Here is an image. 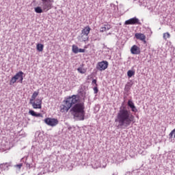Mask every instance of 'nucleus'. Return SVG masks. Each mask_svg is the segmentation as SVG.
Returning a JSON list of instances; mask_svg holds the SVG:
<instances>
[{"label": "nucleus", "mask_w": 175, "mask_h": 175, "mask_svg": "<svg viewBox=\"0 0 175 175\" xmlns=\"http://www.w3.org/2000/svg\"><path fill=\"white\" fill-rule=\"evenodd\" d=\"M128 106H129L130 107L135 106V103H133V101L131 100H129L128 103H127Z\"/></svg>", "instance_id": "4be33fe9"}, {"label": "nucleus", "mask_w": 175, "mask_h": 175, "mask_svg": "<svg viewBox=\"0 0 175 175\" xmlns=\"http://www.w3.org/2000/svg\"><path fill=\"white\" fill-rule=\"evenodd\" d=\"M163 38L165 40H167L170 38V33H169V32L164 33Z\"/></svg>", "instance_id": "aec40b11"}, {"label": "nucleus", "mask_w": 175, "mask_h": 175, "mask_svg": "<svg viewBox=\"0 0 175 175\" xmlns=\"http://www.w3.org/2000/svg\"><path fill=\"white\" fill-rule=\"evenodd\" d=\"M80 96L73 94L67 97L64 100V105H60L61 113H68L70 109V111L75 118H78L79 121H84L85 116V106L84 102L80 101Z\"/></svg>", "instance_id": "f257e3e1"}, {"label": "nucleus", "mask_w": 175, "mask_h": 175, "mask_svg": "<svg viewBox=\"0 0 175 175\" xmlns=\"http://www.w3.org/2000/svg\"><path fill=\"white\" fill-rule=\"evenodd\" d=\"M130 109H131V111H133V113H137V109H136L135 105L130 107Z\"/></svg>", "instance_id": "5701e85b"}, {"label": "nucleus", "mask_w": 175, "mask_h": 175, "mask_svg": "<svg viewBox=\"0 0 175 175\" xmlns=\"http://www.w3.org/2000/svg\"><path fill=\"white\" fill-rule=\"evenodd\" d=\"M134 75H135V71H133V70H129L127 72V76H128L129 77H132V76H134Z\"/></svg>", "instance_id": "412c9836"}, {"label": "nucleus", "mask_w": 175, "mask_h": 175, "mask_svg": "<svg viewBox=\"0 0 175 175\" xmlns=\"http://www.w3.org/2000/svg\"><path fill=\"white\" fill-rule=\"evenodd\" d=\"M115 122H118V126H129L132 122L135 124V116H133L131 111L125 109L120 108L118 112Z\"/></svg>", "instance_id": "f03ea898"}, {"label": "nucleus", "mask_w": 175, "mask_h": 175, "mask_svg": "<svg viewBox=\"0 0 175 175\" xmlns=\"http://www.w3.org/2000/svg\"><path fill=\"white\" fill-rule=\"evenodd\" d=\"M111 28V25H105L104 27H100V32H106V31H109Z\"/></svg>", "instance_id": "f8f14e48"}, {"label": "nucleus", "mask_w": 175, "mask_h": 175, "mask_svg": "<svg viewBox=\"0 0 175 175\" xmlns=\"http://www.w3.org/2000/svg\"><path fill=\"white\" fill-rule=\"evenodd\" d=\"M92 83V84H95L96 85H98L96 84V79H93Z\"/></svg>", "instance_id": "bb28decb"}, {"label": "nucleus", "mask_w": 175, "mask_h": 175, "mask_svg": "<svg viewBox=\"0 0 175 175\" xmlns=\"http://www.w3.org/2000/svg\"><path fill=\"white\" fill-rule=\"evenodd\" d=\"M42 98H37L35 100L29 102V104L31 105L33 109H42Z\"/></svg>", "instance_id": "6e6552de"}, {"label": "nucleus", "mask_w": 175, "mask_h": 175, "mask_svg": "<svg viewBox=\"0 0 175 175\" xmlns=\"http://www.w3.org/2000/svg\"><path fill=\"white\" fill-rule=\"evenodd\" d=\"M38 95H39V92L35 91L31 95L29 102H33V100H36V98H38Z\"/></svg>", "instance_id": "2eb2a0df"}, {"label": "nucleus", "mask_w": 175, "mask_h": 175, "mask_svg": "<svg viewBox=\"0 0 175 175\" xmlns=\"http://www.w3.org/2000/svg\"><path fill=\"white\" fill-rule=\"evenodd\" d=\"M131 54L137 55L140 54V53H141L140 48L139 46H137V45H133L131 48Z\"/></svg>", "instance_id": "9b49d317"}, {"label": "nucleus", "mask_w": 175, "mask_h": 175, "mask_svg": "<svg viewBox=\"0 0 175 175\" xmlns=\"http://www.w3.org/2000/svg\"><path fill=\"white\" fill-rule=\"evenodd\" d=\"M135 38L137 40H141V42H143V43L144 44H146V43H147V41L146 40V35H144V33H136L135 34Z\"/></svg>", "instance_id": "9d476101"}, {"label": "nucleus", "mask_w": 175, "mask_h": 175, "mask_svg": "<svg viewBox=\"0 0 175 175\" xmlns=\"http://www.w3.org/2000/svg\"><path fill=\"white\" fill-rule=\"evenodd\" d=\"M109 67V62L107 61H102L97 63L96 70H100V72L106 70Z\"/></svg>", "instance_id": "0eeeda50"}, {"label": "nucleus", "mask_w": 175, "mask_h": 175, "mask_svg": "<svg viewBox=\"0 0 175 175\" xmlns=\"http://www.w3.org/2000/svg\"><path fill=\"white\" fill-rule=\"evenodd\" d=\"M24 75V72L23 71H19L18 73H16L10 80V85H13L17 80H19L20 83H23V80H24V78L23 77V75Z\"/></svg>", "instance_id": "20e7f679"}, {"label": "nucleus", "mask_w": 175, "mask_h": 175, "mask_svg": "<svg viewBox=\"0 0 175 175\" xmlns=\"http://www.w3.org/2000/svg\"><path fill=\"white\" fill-rule=\"evenodd\" d=\"M91 32V27L90 26L85 27L82 30L81 35L79 36V39L82 40V42H87L88 40V35Z\"/></svg>", "instance_id": "7ed1b4c3"}, {"label": "nucleus", "mask_w": 175, "mask_h": 175, "mask_svg": "<svg viewBox=\"0 0 175 175\" xmlns=\"http://www.w3.org/2000/svg\"><path fill=\"white\" fill-rule=\"evenodd\" d=\"M125 25H136V24H139V18L134 17L130 18L124 22Z\"/></svg>", "instance_id": "1a4fd4ad"}, {"label": "nucleus", "mask_w": 175, "mask_h": 175, "mask_svg": "<svg viewBox=\"0 0 175 175\" xmlns=\"http://www.w3.org/2000/svg\"><path fill=\"white\" fill-rule=\"evenodd\" d=\"M131 85L126 84V85H125V88H124L125 91H129V90H131Z\"/></svg>", "instance_id": "b1692460"}, {"label": "nucleus", "mask_w": 175, "mask_h": 175, "mask_svg": "<svg viewBox=\"0 0 175 175\" xmlns=\"http://www.w3.org/2000/svg\"><path fill=\"white\" fill-rule=\"evenodd\" d=\"M94 91H96V92H98V89L96 88H94Z\"/></svg>", "instance_id": "cd10ccee"}, {"label": "nucleus", "mask_w": 175, "mask_h": 175, "mask_svg": "<svg viewBox=\"0 0 175 175\" xmlns=\"http://www.w3.org/2000/svg\"><path fill=\"white\" fill-rule=\"evenodd\" d=\"M44 48V45L43 44H37L36 45V49L38 51L42 52L43 51V49Z\"/></svg>", "instance_id": "dca6fc26"}, {"label": "nucleus", "mask_w": 175, "mask_h": 175, "mask_svg": "<svg viewBox=\"0 0 175 175\" xmlns=\"http://www.w3.org/2000/svg\"><path fill=\"white\" fill-rule=\"evenodd\" d=\"M34 10L36 12V13H43V9H42V8L40 7H37L34 8Z\"/></svg>", "instance_id": "6ab92c4d"}, {"label": "nucleus", "mask_w": 175, "mask_h": 175, "mask_svg": "<svg viewBox=\"0 0 175 175\" xmlns=\"http://www.w3.org/2000/svg\"><path fill=\"white\" fill-rule=\"evenodd\" d=\"M15 167H18V169H21V167H23V163L16 165Z\"/></svg>", "instance_id": "393cba45"}, {"label": "nucleus", "mask_w": 175, "mask_h": 175, "mask_svg": "<svg viewBox=\"0 0 175 175\" xmlns=\"http://www.w3.org/2000/svg\"><path fill=\"white\" fill-rule=\"evenodd\" d=\"M72 53L77 54L79 53V47L75 44L72 46Z\"/></svg>", "instance_id": "a211bd4d"}, {"label": "nucleus", "mask_w": 175, "mask_h": 175, "mask_svg": "<svg viewBox=\"0 0 175 175\" xmlns=\"http://www.w3.org/2000/svg\"><path fill=\"white\" fill-rule=\"evenodd\" d=\"M44 122L46 124V125H49V126L52 127L57 126V125H58V123L59 122L58 121V119L51 118H45Z\"/></svg>", "instance_id": "423d86ee"}, {"label": "nucleus", "mask_w": 175, "mask_h": 175, "mask_svg": "<svg viewBox=\"0 0 175 175\" xmlns=\"http://www.w3.org/2000/svg\"><path fill=\"white\" fill-rule=\"evenodd\" d=\"M77 70H78L79 73H81V75H84V73L87 72V69L83 68V67L78 68Z\"/></svg>", "instance_id": "f3484780"}, {"label": "nucleus", "mask_w": 175, "mask_h": 175, "mask_svg": "<svg viewBox=\"0 0 175 175\" xmlns=\"http://www.w3.org/2000/svg\"><path fill=\"white\" fill-rule=\"evenodd\" d=\"M29 114H30V116H32L33 117H43V116L42 115V113H37L36 112H35V111L33 110H29Z\"/></svg>", "instance_id": "ddd939ff"}, {"label": "nucleus", "mask_w": 175, "mask_h": 175, "mask_svg": "<svg viewBox=\"0 0 175 175\" xmlns=\"http://www.w3.org/2000/svg\"><path fill=\"white\" fill-rule=\"evenodd\" d=\"M42 9L44 12H49L50 9L53 8V3L54 0H42Z\"/></svg>", "instance_id": "39448f33"}, {"label": "nucleus", "mask_w": 175, "mask_h": 175, "mask_svg": "<svg viewBox=\"0 0 175 175\" xmlns=\"http://www.w3.org/2000/svg\"><path fill=\"white\" fill-rule=\"evenodd\" d=\"M9 166H10V164H9V163H5L0 164V168L2 170H8Z\"/></svg>", "instance_id": "4468645a"}, {"label": "nucleus", "mask_w": 175, "mask_h": 175, "mask_svg": "<svg viewBox=\"0 0 175 175\" xmlns=\"http://www.w3.org/2000/svg\"><path fill=\"white\" fill-rule=\"evenodd\" d=\"M78 53H85V49H79Z\"/></svg>", "instance_id": "a878e982"}]
</instances>
